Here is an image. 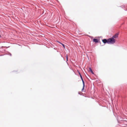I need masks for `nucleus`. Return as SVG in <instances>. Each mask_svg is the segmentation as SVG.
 <instances>
[{
	"label": "nucleus",
	"instance_id": "nucleus-5",
	"mask_svg": "<svg viewBox=\"0 0 127 127\" xmlns=\"http://www.w3.org/2000/svg\"><path fill=\"white\" fill-rule=\"evenodd\" d=\"M89 71H90L92 74H94V73L93 72L91 68H89Z\"/></svg>",
	"mask_w": 127,
	"mask_h": 127
},
{
	"label": "nucleus",
	"instance_id": "nucleus-3",
	"mask_svg": "<svg viewBox=\"0 0 127 127\" xmlns=\"http://www.w3.org/2000/svg\"><path fill=\"white\" fill-rule=\"evenodd\" d=\"M102 41L104 43H107L108 44V39L107 40L106 39H104L102 40Z\"/></svg>",
	"mask_w": 127,
	"mask_h": 127
},
{
	"label": "nucleus",
	"instance_id": "nucleus-10",
	"mask_svg": "<svg viewBox=\"0 0 127 127\" xmlns=\"http://www.w3.org/2000/svg\"><path fill=\"white\" fill-rule=\"evenodd\" d=\"M66 58L67 60V61H68V57H67V55L66 56Z\"/></svg>",
	"mask_w": 127,
	"mask_h": 127
},
{
	"label": "nucleus",
	"instance_id": "nucleus-1",
	"mask_svg": "<svg viewBox=\"0 0 127 127\" xmlns=\"http://www.w3.org/2000/svg\"><path fill=\"white\" fill-rule=\"evenodd\" d=\"M116 42V40L113 38H112L108 39V44H113Z\"/></svg>",
	"mask_w": 127,
	"mask_h": 127
},
{
	"label": "nucleus",
	"instance_id": "nucleus-4",
	"mask_svg": "<svg viewBox=\"0 0 127 127\" xmlns=\"http://www.w3.org/2000/svg\"><path fill=\"white\" fill-rule=\"evenodd\" d=\"M93 41L95 43H97L98 42V40L97 39L95 38L93 39Z\"/></svg>",
	"mask_w": 127,
	"mask_h": 127
},
{
	"label": "nucleus",
	"instance_id": "nucleus-9",
	"mask_svg": "<svg viewBox=\"0 0 127 127\" xmlns=\"http://www.w3.org/2000/svg\"><path fill=\"white\" fill-rule=\"evenodd\" d=\"M78 73H79V74L80 75H80H81L79 71H78Z\"/></svg>",
	"mask_w": 127,
	"mask_h": 127
},
{
	"label": "nucleus",
	"instance_id": "nucleus-7",
	"mask_svg": "<svg viewBox=\"0 0 127 127\" xmlns=\"http://www.w3.org/2000/svg\"><path fill=\"white\" fill-rule=\"evenodd\" d=\"M59 43H60V44H61L63 46V47H64V48H65V46H64V45L63 44L60 42H58Z\"/></svg>",
	"mask_w": 127,
	"mask_h": 127
},
{
	"label": "nucleus",
	"instance_id": "nucleus-6",
	"mask_svg": "<svg viewBox=\"0 0 127 127\" xmlns=\"http://www.w3.org/2000/svg\"><path fill=\"white\" fill-rule=\"evenodd\" d=\"M82 81L83 82V88L82 89V90H83L84 89V86H85V83H84V81L83 80V81Z\"/></svg>",
	"mask_w": 127,
	"mask_h": 127
},
{
	"label": "nucleus",
	"instance_id": "nucleus-8",
	"mask_svg": "<svg viewBox=\"0 0 127 127\" xmlns=\"http://www.w3.org/2000/svg\"><path fill=\"white\" fill-rule=\"evenodd\" d=\"M80 77L82 79V81H83V78H82V76L81 75H80Z\"/></svg>",
	"mask_w": 127,
	"mask_h": 127
},
{
	"label": "nucleus",
	"instance_id": "nucleus-2",
	"mask_svg": "<svg viewBox=\"0 0 127 127\" xmlns=\"http://www.w3.org/2000/svg\"><path fill=\"white\" fill-rule=\"evenodd\" d=\"M118 33H116L113 36L112 38H113L114 39V38H116L118 37Z\"/></svg>",
	"mask_w": 127,
	"mask_h": 127
}]
</instances>
